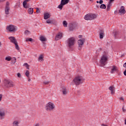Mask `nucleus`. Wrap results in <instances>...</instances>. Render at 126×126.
Wrapping results in <instances>:
<instances>
[{"label":"nucleus","instance_id":"1","mask_svg":"<svg viewBox=\"0 0 126 126\" xmlns=\"http://www.w3.org/2000/svg\"><path fill=\"white\" fill-rule=\"evenodd\" d=\"M66 43V46L68 49H72L75 44V38L70 37L67 40Z\"/></svg>","mask_w":126,"mask_h":126},{"label":"nucleus","instance_id":"2","mask_svg":"<svg viewBox=\"0 0 126 126\" xmlns=\"http://www.w3.org/2000/svg\"><path fill=\"white\" fill-rule=\"evenodd\" d=\"M56 109V106L54 103L49 102L47 103L46 105V110L47 112H52Z\"/></svg>","mask_w":126,"mask_h":126},{"label":"nucleus","instance_id":"3","mask_svg":"<svg viewBox=\"0 0 126 126\" xmlns=\"http://www.w3.org/2000/svg\"><path fill=\"white\" fill-rule=\"evenodd\" d=\"M3 82L5 88H10V87H13L14 86L13 82L9 80L4 79Z\"/></svg>","mask_w":126,"mask_h":126},{"label":"nucleus","instance_id":"4","mask_svg":"<svg viewBox=\"0 0 126 126\" xmlns=\"http://www.w3.org/2000/svg\"><path fill=\"white\" fill-rule=\"evenodd\" d=\"M73 82L75 83V85H79L83 83L82 77L77 76L73 80Z\"/></svg>","mask_w":126,"mask_h":126},{"label":"nucleus","instance_id":"5","mask_svg":"<svg viewBox=\"0 0 126 126\" xmlns=\"http://www.w3.org/2000/svg\"><path fill=\"white\" fill-rule=\"evenodd\" d=\"M107 61H108V58L106 55H103L100 60V66H104L107 64Z\"/></svg>","mask_w":126,"mask_h":126},{"label":"nucleus","instance_id":"6","mask_svg":"<svg viewBox=\"0 0 126 126\" xmlns=\"http://www.w3.org/2000/svg\"><path fill=\"white\" fill-rule=\"evenodd\" d=\"M97 16L94 14H88L85 16L84 18L85 20H93Z\"/></svg>","mask_w":126,"mask_h":126},{"label":"nucleus","instance_id":"7","mask_svg":"<svg viewBox=\"0 0 126 126\" xmlns=\"http://www.w3.org/2000/svg\"><path fill=\"white\" fill-rule=\"evenodd\" d=\"M69 2V0H61V3L58 5V8L61 9H63L64 5L67 4Z\"/></svg>","mask_w":126,"mask_h":126},{"label":"nucleus","instance_id":"8","mask_svg":"<svg viewBox=\"0 0 126 126\" xmlns=\"http://www.w3.org/2000/svg\"><path fill=\"white\" fill-rule=\"evenodd\" d=\"M6 30L9 31V32H15L16 31V28L14 25H10L6 27Z\"/></svg>","mask_w":126,"mask_h":126},{"label":"nucleus","instance_id":"9","mask_svg":"<svg viewBox=\"0 0 126 126\" xmlns=\"http://www.w3.org/2000/svg\"><path fill=\"white\" fill-rule=\"evenodd\" d=\"M84 42H85V38H83L82 39H79L78 40V50L81 51L82 48V46L84 44Z\"/></svg>","mask_w":126,"mask_h":126},{"label":"nucleus","instance_id":"10","mask_svg":"<svg viewBox=\"0 0 126 126\" xmlns=\"http://www.w3.org/2000/svg\"><path fill=\"white\" fill-rule=\"evenodd\" d=\"M77 27V24L74 23H71L69 25V29L70 31H73L74 29H76Z\"/></svg>","mask_w":126,"mask_h":126},{"label":"nucleus","instance_id":"11","mask_svg":"<svg viewBox=\"0 0 126 126\" xmlns=\"http://www.w3.org/2000/svg\"><path fill=\"white\" fill-rule=\"evenodd\" d=\"M5 116V110L3 108L0 109V118L1 120L3 119V117Z\"/></svg>","mask_w":126,"mask_h":126},{"label":"nucleus","instance_id":"12","mask_svg":"<svg viewBox=\"0 0 126 126\" xmlns=\"http://www.w3.org/2000/svg\"><path fill=\"white\" fill-rule=\"evenodd\" d=\"M119 71V70H118V67H117L116 66L113 65L112 66V68L111 70L110 71V72L111 73H115V72H117Z\"/></svg>","mask_w":126,"mask_h":126},{"label":"nucleus","instance_id":"13","mask_svg":"<svg viewBox=\"0 0 126 126\" xmlns=\"http://www.w3.org/2000/svg\"><path fill=\"white\" fill-rule=\"evenodd\" d=\"M119 13H121V14H125L126 13V9H125V6H122L120 8V9L119 10Z\"/></svg>","mask_w":126,"mask_h":126},{"label":"nucleus","instance_id":"14","mask_svg":"<svg viewBox=\"0 0 126 126\" xmlns=\"http://www.w3.org/2000/svg\"><path fill=\"white\" fill-rule=\"evenodd\" d=\"M9 39L11 43H13V44H15L16 43H17V40H16L15 37L10 36L9 37Z\"/></svg>","mask_w":126,"mask_h":126},{"label":"nucleus","instance_id":"15","mask_svg":"<svg viewBox=\"0 0 126 126\" xmlns=\"http://www.w3.org/2000/svg\"><path fill=\"white\" fill-rule=\"evenodd\" d=\"M62 37H63V33L62 32H59L58 33V34L55 37V40L56 41H58V40H60V39L62 38Z\"/></svg>","mask_w":126,"mask_h":126},{"label":"nucleus","instance_id":"16","mask_svg":"<svg viewBox=\"0 0 126 126\" xmlns=\"http://www.w3.org/2000/svg\"><path fill=\"white\" fill-rule=\"evenodd\" d=\"M105 33H104V31L102 30H99V38L100 39H103L104 38V35Z\"/></svg>","mask_w":126,"mask_h":126},{"label":"nucleus","instance_id":"17","mask_svg":"<svg viewBox=\"0 0 126 126\" xmlns=\"http://www.w3.org/2000/svg\"><path fill=\"white\" fill-rule=\"evenodd\" d=\"M109 90H110L111 93L112 95H114V94H115V88L113 86L109 87Z\"/></svg>","mask_w":126,"mask_h":126},{"label":"nucleus","instance_id":"18","mask_svg":"<svg viewBox=\"0 0 126 126\" xmlns=\"http://www.w3.org/2000/svg\"><path fill=\"white\" fill-rule=\"evenodd\" d=\"M4 10H5V13L7 15H8V14H9V10H10V7L5 6Z\"/></svg>","mask_w":126,"mask_h":126},{"label":"nucleus","instance_id":"19","mask_svg":"<svg viewBox=\"0 0 126 126\" xmlns=\"http://www.w3.org/2000/svg\"><path fill=\"white\" fill-rule=\"evenodd\" d=\"M62 93L63 95H66L67 94V91H66V88L65 87L62 88Z\"/></svg>","mask_w":126,"mask_h":126},{"label":"nucleus","instance_id":"20","mask_svg":"<svg viewBox=\"0 0 126 126\" xmlns=\"http://www.w3.org/2000/svg\"><path fill=\"white\" fill-rule=\"evenodd\" d=\"M44 19L47 20L48 18H50V14H49L48 13H45L44 14Z\"/></svg>","mask_w":126,"mask_h":126},{"label":"nucleus","instance_id":"21","mask_svg":"<svg viewBox=\"0 0 126 126\" xmlns=\"http://www.w3.org/2000/svg\"><path fill=\"white\" fill-rule=\"evenodd\" d=\"M111 6H112V4L108 3V5H107V8H106L107 11H110Z\"/></svg>","mask_w":126,"mask_h":126},{"label":"nucleus","instance_id":"22","mask_svg":"<svg viewBox=\"0 0 126 126\" xmlns=\"http://www.w3.org/2000/svg\"><path fill=\"white\" fill-rule=\"evenodd\" d=\"M40 40L41 42H46L47 41V39L43 36H40Z\"/></svg>","mask_w":126,"mask_h":126},{"label":"nucleus","instance_id":"23","mask_svg":"<svg viewBox=\"0 0 126 126\" xmlns=\"http://www.w3.org/2000/svg\"><path fill=\"white\" fill-rule=\"evenodd\" d=\"M13 126H19V122L15 121L13 122Z\"/></svg>","mask_w":126,"mask_h":126},{"label":"nucleus","instance_id":"24","mask_svg":"<svg viewBox=\"0 0 126 126\" xmlns=\"http://www.w3.org/2000/svg\"><path fill=\"white\" fill-rule=\"evenodd\" d=\"M33 11L32 8H30L28 10V12L29 14H33Z\"/></svg>","mask_w":126,"mask_h":126},{"label":"nucleus","instance_id":"25","mask_svg":"<svg viewBox=\"0 0 126 126\" xmlns=\"http://www.w3.org/2000/svg\"><path fill=\"white\" fill-rule=\"evenodd\" d=\"M106 4H101L100 6V8H101V9H106Z\"/></svg>","mask_w":126,"mask_h":126},{"label":"nucleus","instance_id":"26","mask_svg":"<svg viewBox=\"0 0 126 126\" xmlns=\"http://www.w3.org/2000/svg\"><path fill=\"white\" fill-rule=\"evenodd\" d=\"M14 45L15 46V49L17 50L18 51H19V46H18V43L17 42L16 43H14Z\"/></svg>","mask_w":126,"mask_h":126},{"label":"nucleus","instance_id":"27","mask_svg":"<svg viewBox=\"0 0 126 126\" xmlns=\"http://www.w3.org/2000/svg\"><path fill=\"white\" fill-rule=\"evenodd\" d=\"M46 23H48V24H52L53 23V21L51 19H49L46 21Z\"/></svg>","mask_w":126,"mask_h":126},{"label":"nucleus","instance_id":"28","mask_svg":"<svg viewBox=\"0 0 126 126\" xmlns=\"http://www.w3.org/2000/svg\"><path fill=\"white\" fill-rule=\"evenodd\" d=\"M113 34L114 35V37H115V39H117V36L118 34H119V32L117 31H115L113 32Z\"/></svg>","mask_w":126,"mask_h":126},{"label":"nucleus","instance_id":"29","mask_svg":"<svg viewBox=\"0 0 126 126\" xmlns=\"http://www.w3.org/2000/svg\"><path fill=\"white\" fill-rule=\"evenodd\" d=\"M31 32H30L28 30H26L24 32L25 35H30V34H31Z\"/></svg>","mask_w":126,"mask_h":126},{"label":"nucleus","instance_id":"30","mask_svg":"<svg viewBox=\"0 0 126 126\" xmlns=\"http://www.w3.org/2000/svg\"><path fill=\"white\" fill-rule=\"evenodd\" d=\"M63 25L64 27H67V22L66 21H63Z\"/></svg>","mask_w":126,"mask_h":126},{"label":"nucleus","instance_id":"31","mask_svg":"<svg viewBox=\"0 0 126 126\" xmlns=\"http://www.w3.org/2000/svg\"><path fill=\"white\" fill-rule=\"evenodd\" d=\"M26 41V42H28V41L29 42H32V41H33V39H32V38H27Z\"/></svg>","mask_w":126,"mask_h":126},{"label":"nucleus","instance_id":"32","mask_svg":"<svg viewBox=\"0 0 126 126\" xmlns=\"http://www.w3.org/2000/svg\"><path fill=\"white\" fill-rule=\"evenodd\" d=\"M30 74V72H29V70H27L25 73V75L27 77H29V75Z\"/></svg>","mask_w":126,"mask_h":126},{"label":"nucleus","instance_id":"33","mask_svg":"<svg viewBox=\"0 0 126 126\" xmlns=\"http://www.w3.org/2000/svg\"><path fill=\"white\" fill-rule=\"evenodd\" d=\"M5 61H7L8 62H10V61H11V58L8 57H6L5 59Z\"/></svg>","mask_w":126,"mask_h":126},{"label":"nucleus","instance_id":"34","mask_svg":"<svg viewBox=\"0 0 126 126\" xmlns=\"http://www.w3.org/2000/svg\"><path fill=\"white\" fill-rule=\"evenodd\" d=\"M30 0H25L23 3V5L25 6L26 5V3H27V2L29 1Z\"/></svg>","mask_w":126,"mask_h":126},{"label":"nucleus","instance_id":"35","mask_svg":"<svg viewBox=\"0 0 126 126\" xmlns=\"http://www.w3.org/2000/svg\"><path fill=\"white\" fill-rule=\"evenodd\" d=\"M23 6L25 8H29V7H30L29 5L27 4V3H26V5H25V6H24V5H23Z\"/></svg>","mask_w":126,"mask_h":126},{"label":"nucleus","instance_id":"36","mask_svg":"<svg viewBox=\"0 0 126 126\" xmlns=\"http://www.w3.org/2000/svg\"><path fill=\"white\" fill-rule=\"evenodd\" d=\"M12 62L13 64H14L15 63H16V58H13Z\"/></svg>","mask_w":126,"mask_h":126},{"label":"nucleus","instance_id":"37","mask_svg":"<svg viewBox=\"0 0 126 126\" xmlns=\"http://www.w3.org/2000/svg\"><path fill=\"white\" fill-rule=\"evenodd\" d=\"M44 84H45V85H47V84H49V83H50V81H44L43 82Z\"/></svg>","mask_w":126,"mask_h":126},{"label":"nucleus","instance_id":"38","mask_svg":"<svg viewBox=\"0 0 126 126\" xmlns=\"http://www.w3.org/2000/svg\"><path fill=\"white\" fill-rule=\"evenodd\" d=\"M5 6H7V7H9V2L6 1Z\"/></svg>","mask_w":126,"mask_h":126},{"label":"nucleus","instance_id":"39","mask_svg":"<svg viewBox=\"0 0 126 126\" xmlns=\"http://www.w3.org/2000/svg\"><path fill=\"white\" fill-rule=\"evenodd\" d=\"M38 60H40L41 61H43V56L40 55L38 58Z\"/></svg>","mask_w":126,"mask_h":126},{"label":"nucleus","instance_id":"40","mask_svg":"<svg viewBox=\"0 0 126 126\" xmlns=\"http://www.w3.org/2000/svg\"><path fill=\"white\" fill-rule=\"evenodd\" d=\"M115 1V0H109L108 3H110V4H112V2H114Z\"/></svg>","mask_w":126,"mask_h":126},{"label":"nucleus","instance_id":"41","mask_svg":"<svg viewBox=\"0 0 126 126\" xmlns=\"http://www.w3.org/2000/svg\"><path fill=\"white\" fill-rule=\"evenodd\" d=\"M36 13H39L40 12V10L39 8H36Z\"/></svg>","mask_w":126,"mask_h":126},{"label":"nucleus","instance_id":"42","mask_svg":"<svg viewBox=\"0 0 126 126\" xmlns=\"http://www.w3.org/2000/svg\"><path fill=\"white\" fill-rule=\"evenodd\" d=\"M103 2H104V1H103V0H100L99 1V3H100V4H102L103 3Z\"/></svg>","mask_w":126,"mask_h":126},{"label":"nucleus","instance_id":"43","mask_svg":"<svg viewBox=\"0 0 126 126\" xmlns=\"http://www.w3.org/2000/svg\"><path fill=\"white\" fill-rule=\"evenodd\" d=\"M17 76L18 77H19V78L21 77V74H20V73H18Z\"/></svg>","mask_w":126,"mask_h":126},{"label":"nucleus","instance_id":"44","mask_svg":"<svg viewBox=\"0 0 126 126\" xmlns=\"http://www.w3.org/2000/svg\"><path fill=\"white\" fill-rule=\"evenodd\" d=\"M122 110H123V112H126V109H125V107L124 106H123V107H122Z\"/></svg>","mask_w":126,"mask_h":126},{"label":"nucleus","instance_id":"45","mask_svg":"<svg viewBox=\"0 0 126 126\" xmlns=\"http://www.w3.org/2000/svg\"><path fill=\"white\" fill-rule=\"evenodd\" d=\"M23 65H24V66H26H26H28L29 64L27 63H24Z\"/></svg>","mask_w":126,"mask_h":126},{"label":"nucleus","instance_id":"46","mask_svg":"<svg viewBox=\"0 0 126 126\" xmlns=\"http://www.w3.org/2000/svg\"><path fill=\"white\" fill-rule=\"evenodd\" d=\"M1 99H2V94H0V101H1Z\"/></svg>","mask_w":126,"mask_h":126},{"label":"nucleus","instance_id":"47","mask_svg":"<svg viewBox=\"0 0 126 126\" xmlns=\"http://www.w3.org/2000/svg\"><path fill=\"white\" fill-rule=\"evenodd\" d=\"M6 0H0V2H4Z\"/></svg>","mask_w":126,"mask_h":126},{"label":"nucleus","instance_id":"48","mask_svg":"<svg viewBox=\"0 0 126 126\" xmlns=\"http://www.w3.org/2000/svg\"><path fill=\"white\" fill-rule=\"evenodd\" d=\"M124 75H125V76H126V70H125L124 71Z\"/></svg>","mask_w":126,"mask_h":126},{"label":"nucleus","instance_id":"49","mask_svg":"<svg viewBox=\"0 0 126 126\" xmlns=\"http://www.w3.org/2000/svg\"><path fill=\"white\" fill-rule=\"evenodd\" d=\"M123 66L126 68V63L124 64Z\"/></svg>","mask_w":126,"mask_h":126},{"label":"nucleus","instance_id":"50","mask_svg":"<svg viewBox=\"0 0 126 126\" xmlns=\"http://www.w3.org/2000/svg\"><path fill=\"white\" fill-rule=\"evenodd\" d=\"M114 13H115V14H118V10L115 11Z\"/></svg>","mask_w":126,"mask_h":126},{"label":"nucleus","instance_id":"51","mask_svg":"<svg viewBox=\"0 0 126 126\" xmlns=\"http://www.w3.org/2000/svg\"><path fill=\"white\" fill-rule=\"evenodd\" d=\"M27 69H29V65H28V66H26Z\"/></svg>","mask_w":126,"mask_h":126},{"label":"nucleus","instance_id":"52","mask_svg":"<svg viewBox=\"0 0 126 126\" xmlns=\"http://www.w3.org/2000/svg\"><path fill=\"white\" fill-rule=\"evenodd\" d=\"M101 126H108V125H104V124H102Z\"/></svg>","mask_w":126,"mask_h":126},{"label":"nucleus","instance_id":"53","mask_svg":"<svg viewBox=\"0 0 126 126\" xmlns=\"http://www.w3.org/2000/svg\"><path fill=\"white\" fill-rule=\"evenodd\" d=\"M120 99H121V100H122V101H124V98H123V97H121Z\"/></svg>","mask_w":126,"mask_h":126},{"label":"nucleus","instance_id":"54","mask_svg":"<svg viewBox=\"0 0 126 126\" xmlns=\"http://www.w3.org/2000/svg\"><path fill=\"white\" fill-rule=\"evenodd\" d=\"M82 37V35H79V38H81Z\"/></svg>","mask_w":126,"mask_h":126},{"label":"nucleus","instance_id":"55","mask_svg":"<svg viewBox=\"0 0 126 126\" xmlns=\"http://www.w3.org/2000/svg\"><path fill=\"white\" fill-rule=\"evenodd\" d=\"M96 7H97V8H99L100 7V6H98V5H96Z\"/></svg>","mask_w":126,"mask_h":126},{"label":"nucleus","instance_id":"56","mask_svg":"<svg viewBox=\"0 0 126 126\" xmlns=\"http://www.w3.org/2000/svg\"><path fill=\"white\" fill-rule=\"evenodd\" d=\"M125 125H126V119L125 120Z\"/></svg>","mask_w":126,"mask_h":126},{"label":"nucleus","instance_id":"57","mask_svg":"<svg viewBox=\"0 0 126 126\" xmlns=\"http://www.w3.org/2000/svg\"><path fill=\"white\" fill-rule=\"evenodd\" d=\"M96 3H99V1H96Z\"/></svg>","mask_w":126,"mask_h":126},{"label":"nucleus","instance_id":"58","mask_svg":"<svg viewBox=\"0 0 126 126\" xmlns=\"http://www.w3.org/2000/svg\"><path fill=\"white\" fill-rule=\"evenodd\" d=\"M28 81H31V79H29L28 80Z\"/></svg>","mask_w":126,"mask_h":126},{"label":"nucleus","instance_id":"59","mask_svg":"<svg viewBox=\"0 0 126 126\" xmlns=\"http://www.w3.org/2000/svg\"><path fill=\"white\" fill-rule=\"evenodd\" d=\"M1 46V42H0V47Z\"/></svg>","mask_w":126,"mask_h":126},{"label":"nucleus","instance_id":"60","mask_svg":"<svg viewBox=\"0 0 126 126\" xmlns=\"http://www.w3.org/2000/svg\"><path fill=\"white\" fill-rule=\"evenodd\" d=\"M123 57H124V55H122L121 56V58H123Z\"/></svg>","mask_w":126,"mask_h":126},{"label":"nucleus","instance_id":"61","mask_svg":"<svg viewBox=\"0 0 126 126\" xmlns=\"http://www.w3.org/2000/svg\"><path fill=\"white\" fill-rule=\"evenodd\" d=\"M90 1H93V0H90Z\"/></svg>","mask_w":126,"mask_h":126}]
</instances>
